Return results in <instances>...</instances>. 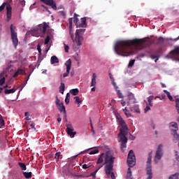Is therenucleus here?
<instances>
[{
    "instance_id": "obj_3",
    "label": "nucleus",
    "mask_w": 179,
    "mask_h": 179,
    "mask_svg": "<svg viewBox=\"0 0 179 179\" xmlns=\"http://www.w3.org/2000/svg\"><path fill=\"white\" fill-rule=\"evenodd\" d=\"M48 24L47 22H43L38 25V27L31 31V35L35 37H43L47 31Z\"/></svg>"
},
{
    "instance_id": "obj_21",
    "label": "nucleus",
    "mask_w": 179,
    "mask_h": 179,
    "mask_svg": "<svg viewBox=\"0 0 179 179\" xmlns=\"http://www.w3.org/2000/svg\"><path fill=\"white\" fill-rule=\"evenodd\" d=\"M130 110L132 113H140L139 106L138 105H134V107H130Z\"/></svg>"
},
{
    "instance_id": "obj_25",
    "label": "nucleus",
    "mask_w": 179,
    "mask_h": 179,
    "mask_svg": "<svg viewBox=\"0 0 179 179\" xmlns=\"http://www.w3.org/2000/svg\"><path fill=\"white\" fill-rule=\"evenodd\" d=\"M70 93L73 94V96H78V94H79V90L78 88L72 89L70 90Z\"/></svg>"
},
{
    "instance_id": "obj_50",
    "label": "nucleus",
    "mask_w": 179,
    "mask_h": 179,
    "mask_svg": "<svg viewBox=\"0 0 179 179\" xmlns=\"http://www.w3.org/2000/svg\"><path fill=\"white\" fill-rule=\"evenodd\" d=\"M50 39L51 38H50V36H48L45 39V44H48V43H50Z\"/></svg>"
},
{
    "instance_id": "obj_64",
    "label": "nucleus",
    "mask_w": 179,
    "mask_h": 179,
    "mask_svg": "<svg viewBox=\"0 0 179 179\" xmlns=\"http://www.w3.org/2000/svg\"><path fill=\"white\" fill-rule=\"evenodd\" d=\"M91 92H96V87H93L91 89Z\"/></svg>"
},
{
    "instance_id": "obj_30",
    "label": "nucleus",
    "mask_w": 179,
    "mask_h": 179,
    "mask_svg": "<svg viewBox=\"0 0 179 179\" xmlns=\"http://www.w3.org/2000/svg\"><path fill=\"white\" fill-rule=\"evenodd\" d=\"M18 166L20 167L21 170H22V171L27 170L26 164L22 163V162H18Z\"/></svg>"
},
{
    "instance_id": "obj_29",
    "label": "nucleus",
    "mask_w": 179,
    "mask_h": 179,
    "mask_svg": "<svg viewBox=\"0 0 179 179\" xmlns=\"http://www.w3.org/2000/svg\"><path fill=\"white\" fill-rule=\"evenodd\" d=\"M164 92L166 94V96L168 99H169L170 101H174V99H173V96H171V94L169 91L164 90Z\"/></svg>"
},
{
    "instance_id": "obj_17",
    "label": "nucleus",
    "mask_w": 179,
    "mask_h": 179,
    "mask_svg": "<svg viewBox=\"0 0 179 179\" xmlns=\"http://www.w3.org/2000/svg\"><path fill=\"white\" fill-rule=\"evenodd\" d=\"M57 108L60 111V113H63L64 114V117H66V110L65 109V106H64V103H62L60 106H58Z\"/></svg>"
},
{
    "instance_id": "obj_27",
    "label": "nucleus",
    "mask_w": 179,
    "mask_h": 179,
    "mask_svg": "<svg viewBox=\"0 0 179 179\" xmlns=\"http://www.w3.org/2000/svg\"><path fill=\"white\" fill-rule=\"evenodd\" d=\"M15 92H16V89H15V88H13V89H10V90L6 89L4 90L5 94H10L12 93H15Z\"/></svg>"
},
{
    "instance_id": "obj_48",
    "label": "nucleus",
    "mask_w": 179,
    "mask_h": 179,
    "mask_svg": "<svg viewBox=\"0 0 179 179\" xmlns=\"http://www.w3.org/2000/svg\"><path fill=\"white\" fill-rule=\"evenodd\" d=\"M20 74V71H19V69L15 71V73H14V75L13 76V78H17V76H19Z\"/></svg>"
},
{
    "instance_id": "obj_47",
    "label": "nucleus",
    "mask_w": 179,
    "mask_h": 179,
    "mask_svg": "<svg viewBox=\"0 0 179 179\" xmlns=\"http://www.w3.org/2000/svg\"><path fill=\"white\" fill-rule=\"evenodd\" d=\"M29 115H30L29 112H26L24 113V116L26 117L25 119L27 120V121H30V117H29Z\"/></svg>"
},
{
    "instance_id": "obj_56",
    "label": "nucleus",
    "mask_w": 179,
    "mask_h": 179,
    "mask_svg": "<svg viewBox=\"0 0 179 179\" xmlns=\"http://www.w3.org/2000/svg\"><path fill=\"white\" fill-rule=\"evenodd\" d=\"M149 110H150V106H147L145 108V113H148V111H149Z\"/></svg>"
},
{
    "instance_id": "obj_6",
    "label": "nucleus",
    "mask_w": 179,
    "mask_h": 179,
    "mask_svg": "<svg viewBox=\"0 0 179 179\" xmlns=\"http://www.w3.org/2000/svg\"><path fill=\"white\" fill-rule=\"evenodd\" d=\"M146 171L147 176H148L147 179L153 178V173H152V152H149L148 157L146 164Z\"/></svg>"
},
{
    "instance_id": "obj_37",
    "label": "nucleus",
    "mask_w": 179,
    "mask_h": 179,
    "mask_svg": "<svg viewBox=\"0 0 179 179\" xmlns=\"http://www.w3.org/2000/svg\"><path fill=\"white\" fill-rule=\"evenodd\" d=\"M178 173H176L175 174L171 176L169 179H178Z\"/></svg>"
},
{
    "instance_id": "obj_15",
    "label": "nucleus",
    "mask_w": 179,
    "mask_h": 179,
    "mask_svg": "<svg viewBox=\"0 0 179 179\" xmlns=\"http://www.w3.org/2000/svg\"><path fill=\"white\" fill-rule=\"evenodd\" d=\"M85 31H86L85 29H77L76 31V38H82V40L83 41V34H85Z\"/></svg>"
},
{
    "instance_id": "obj_10",
    "label": "nucleus",
    "mask_w": 179,
    "mask_h": 179,
    "mask_svg": "<svg viewBox=\"0 0 179 179\" xmlns=\"http://www.w3.org/2000/svg\"><path fill=\"white\" fill-rule=\"evenodd\" d=\"M121 146L120 149L122 152H125L127 148V143L128 142V138H127V134L120 135Z\"/></svg>"
},
{
    "instance_id": "obj_12",
    "label": "nucleus",
    "mask_w": 179,
    "mask_h": 179,
    "mask_svg": "<svg viewBox=\"0 0 179 179\" xmlns=\"http://www.w3.org/2000/svg\"><path fill=\"white\" fill-rule=\"evenodd\" d=\"M163 157V145L159 144L155 153V159L160 160Z\"/></svg>"
},
{
    "instance_id": "obj_53",
    "label": "nucleus",
    "mask_w": 179,
    "mask_h": 179,
    "mask_svg": "<svg viewBox=\"0 0 179 179\" xmlns=\"http://www.w3.org/2000/svg\"><path fill=\"white\" fill-rule=\"evenodd\" d=\"M64 50L66 52H69V46L64 44Z\"/></svg>"
},
{
    "instance_id": "obj_36",
    "label": "nucleus",
    "mask_w": 179,
    "mask_h": 179,
    "mask_svg": "<svg viewBox=\"0 0 179 179\" xmlns=\"http://www.w3.org/2000/svg\"><path fill=\"white\" fill-rule=\"evenodd\" d=\"M55 103H56V106L57 108L61 106V104H62V103H61V100H59V99H58V96H56Z\"/></svg>"
},
{
    "instance_id": "obj_31",
    "label": "nucleus",
    "mask_w": 179,
    "mask_h": 179,
    "mask_svg": "<svg viewBox=\"0 0 179 179\" xmlns=\"http://www.w3.org/2000/svg\"><path fill=\"white\" fill-rule=\"evenodd\" d=\"M22 174L25 178H31V172H23Z\"/></svg>"
},
{
    "instance_id": "obj_59",
    "label": "nucleus",
    "mask_w": 179,
    "mask_h": 179,
    "mask_svg": "<svg viewBox=\"0 0 179 179\" xmlns=\"http://www.w3.org/2000/svg\"><path fill=\"white\" fill-rule=\"evenodd\" d=\"M54 157V154H49L48 156V159H52Z\"/></svg>"
},
{
    "instance_id": "obj_5",
    "label": "nucleus",
    "mask_w": 179,
    "mask_h": 179,
    "mask_svg": "<svg viewBox=\"0 0 179 179\" xmlns=\"http://www.w3.org/2000/svg\"><path fill=\"white\" fill-rule=\"evenodd\" d=\"M6 9L7 22H10L12 20V6L9 3L4 2L0 6V12H2L3 9Z\"/></svg>"
},
{
    "instance_id": "obj_44",
    "label": "nucleus",
    "mask_w": 179,
    "mask_h": 179,
    "mask_svg": "<svg viewBox=\"0 0 179 179\" xmlns=\"http://www.w3.org/2000/svg\"><path fill=\"white\" fill-rule=\"evenodd\" d=\"M99 153V149H95L91 152H90V155H96Z\"/></svg>"
},
{
    "instance_id": "obj_34",
    "label": "nucleus",
    "mask_w": 179,
    "mask_h": 179,
    "mask_svg": "<svg viewBox=\"0 0 179 179\" xmlns=\"http://www.w3.org/2000/svg\"><path fill=\"white\" fill-rule=\"evenodd\" d=\"M171 54H172V55H179V48H176L173 50H171Z\"/></svg>"
},
{
    "instance_id": "obj_7",
    "label": "nucleus",
    "mask_w": 179,
    "mask_h": 179,
    "mask_svg": "<svg viewBox=\"0 0 179 179\" xmlns=\"http://www.w3.org/2000/svg\"><path fill=\"white\" fill-rule=\"evenodd\" d=\"M117 121L120 126L119 135H127V134H128V126L127 123H125L122 117H117Z\"/></svg>"
},
{
    "instance_id": "obj_8",
    "label": "nucleus",
    "mask_w": 179,
    "mask_h": 179,
    "mask_svg": "<svg viewBox=\"0 0 179 179\" xmlns=\"http://www.w3.org/2000/svg\"><path fill=\"white\" fill-rule=\"evenodd\" d=\"M70 36L71 39L73 40V50H74L75 51H78V50L80 48V45H82V42L83 41L82 40V38H79V39L76 38L75 39H73L74 35L71 30Z\"/></svg>"
},
{
    "instance_id": "obj_61",
    "label": "nucleus",
    "mask_w": 179,
    "mask_h": 179,
    "mask_svg": "<svg viewBox=\"0 0 179 179\" xmlns=\"http://www.w3.org/2000/svg\"><path fill=\"white\" fill-rule=\"evenodd\" d=\"M20 5H22V6H24V5H26V1H20Z\"/></svg>"
},
{
    "instance_id": "obj_24",
    "label": "nucleus",
    "mask_w": 179,
    "mask_h": 179,
    "mask_svg": "<svg viewBox=\"0 0 179 179\" xmlns=\"http://www.w3.org/2000/svg\"><path fill=\"white\" fill-rule=\"evenodd\" d=\"M175 100H176V108L177 110L178 113L179 114V96H176Z\"/></svg>"
},
{
    "instance_id": "obj_33",
    "label": "nucleus",
    "mask_w": 179,
    "mask_h": 179,
    "mask_svg": "<svg viewBox=\"0 0 179 179\" xmlns=\"http://www.w3.org/2000/svg\"><path fill=\"white\" fill-rule=\"evenodd\" d=\"M97 167H98V169L94 172L91 173V176L94 178L96 177V174L97 173V171H99V170H100L101 169V167H103V165H101V166L99 165Z\"/></svg>"
},
{
    "instance_id": "obj_51",
    "label": "nucleus",
    "mask_w": 179,
    "mask_h": 179,
    "mask_svg": "<svg viewBox=\"0 0 179 179\" xmlns=\"http://www.w3.org/2000/svg\"><path fill=\"white\" fill-rule=\"evenodd\" d=\"M126 179H133V178H132V173H127Z\"/></svg>"
},
{
    "instance_id": "obj_20",
    "label": "nucleus",
    "mask_w": 179,
    "mask_h": 179,
    "mask_svg": "<svg viewBox=\"0 0 179 179\" xmlns=\"http://www.w3.org/2000/svg\"><path fill=\"white\" fill-rule=\"evenodd\" d=\"M50 62L52 64H58L59 62V59H58V57H57V56H52L50 59Z\"/></svg>"
},
{
    "instance_id": "obj_39",
    "label": "nucleus",
    "mask_w": 179,
    "mask_h": 179,
    "mask_svg": "<svg viewBox=\"0 0 179 179\" xmlns=\"http://www.w3.org/2000/svg\"><path fill=\"white\" fill-rule=\"evenodd\" d=\"M162 43H164V38L159 37L157 41V44H162Z\"/></svg>"
},
{
    "instance_id": "obj_9",
    "label": "nucleus",
    "mask_w": 179,
    "mask_h": 179,
    "mask_svg": "<svg viewBox=\"0 0 179 179\" xmlns=\"http://www.w3.org/2000/svg\"><path fill=\"white\" fill-rule=\"evenodd\" d=\"M127 164L129 167H134L136 164V157H135V153L134 150H130L127 157Z\"/></svg>"
},
{
    "instance_id": "obj_45",
    "label": "nucleus",
    "mask_w": 179,
    "mask_h": 179,
    "mask_svg": "<svg viewBox=\"0 0 179 179\" xmlns=\"http://www.w3.org/2000/svg\"><path fill=\"white\" fill-rule=\"evenodd\" d=\"M135 64V59H131L130 60L128 66L129 67H132L133 65Z\"/></svg>"
},
{
    "instance_id": "obj_54",
    "label": "nucleus",
    "mask_w": 179,
    "mask_h": 179,
    "mask_svg": "<svg viewBox=\"0 0 179 179\" xmlns=\"http://www.w3.org/2000/svg\"><path fill=\"white\" fill-rule=\"evenodd\" d=\"M153 100V96H150L148 98V103H152V101Z\"/></svg>"
},
{
    "instance_id": "obj_62",
    "label": "nucleus",
    "mask_w": 179,
    "mask_h": 179,
    "mask_svg": "<svg viewBox=\"0 0 179 179\" xmlns=\"http://www.w3.org/2000/svg\"><path fill=\"white\" fill-rule=\"evenodd\" d=\"M83 169H89V166H87V165L86 164L83 165Z\"/></svg>"
},
{
    "instance_id": "obj_38",
    "label": "nucleus",
    "mask_w": 179,
    "mask_h": 179,
    "mask_svg": "<svg viewBox=\"0 0 179 179\" xmlns=\"http://www.w3.org/2000/svg\"><path fill=\"white\" fill-rule=\"evenodd\" d=\"M5 125V120H3V117L0 115V128L1 127H3Z\"/></svg>"
},
{
    "instance_id": "obj_60",
    "label": "nucleus",
    "mask_w": 179,
    "mask_h": 179,
    "mask_svg": "<svg viewBox=\"0 0 179 179\" xmlns=\"http://www.w3.org/2000/svg\"><path fill=\"white\" fill-rule=\"evenodd\" d=\"M57 122H61V121H62V119L59 117V114L57 115Z\"/></svg>"
},
{
    "instance_id": "obj_40",
    "label": "nucleus",
    "mask_w": 179,
    "mask_h": 179,
    "mask_svg": "<svg viewBox=\"0 0 179 179\" xmlns=\"http://www.w3.org/2000/svg\"><path fill=\"white\" fill-rule=\"evenodd\" d=\"M74 15H75V17H74L73 22L76 24V27H79V24H78V22H79V19L76 17V14H74Z\"/></svg>"
},
{
    "instance_id": "obj_42",
    "label": "nucleus",
    "mask_w": 179,
    "mask_h": 179,
    "mask_svg": "<svg viewBox=\"0 0 179 179\" xmlns=\"http://www.w3.org/2000/svg\"><path fill=\"white\" fill-rule=\"evenodd\" d=\"M123 111H124L125 115H127V117H130L131 116V114L129 113V110H127V108L123 109Z\"/></svg>"
},
{
    "instance_id": "obj_19",
    "label": "nucleus",
    "mask_w": 179,
    "mask_h": 179,
    "mask_svg": "<svg viewBox=\"0 0 179 179\" xmlns=\"http://www.w3.org/2000/svg\"><path fill=\"white\" fill-rule=\"evenodd\" d=\"M97 78V76H96V73H94L92 75V79L91 82V87H96V85H97V82L96 81V78Z\"/></svg>"
},
{
    "instance_id": "obj_14",
    "label": "nucleus",
    "mask_w": 179,
    "mask_h": 179,
    "mask_svg": "<svg viewBox=\"0 0 179 179\" xmlns=\"http://www.w3.org/2000/svg\"><path fill=\"white\" fill-rule=\"evenodd\" d=\"M41 2L45 3L48 6H51L52 9L54 10H57V3L54 1V0H41Z\"/></svg>"
},
{
    "instance_id": "obj_11",
    "label": "nucleus",
    "mask_w": 179,
    "mask_h": 179,
    "mask_svg": "<svg viewBox=\"0 0 179 179\" xmlns=\"http://www.w3.org/2000/svg\"><path fill=\"white\" fill-rule=\"evenodd\" d=\"M66 133L67 135L71 136V138H75V135H76V131H73V126H72L71 123H69L66 124Z\"/></svg>"
},
{
    "instance_id": "obj_13",
    "label": "nucleus",
    "mask_w": 179,
    "mask_h": 179,
    "mask_svg": "<svg viewBox=\"0 0 179 179\" xmlns=\"http://www.w3.org/2000/svg\"><path fill=\"white\" fill-rule=\"evenodd\" d=\"M65 65L66 66V73H64L63 74V78H66L67 76H69V73L71 72V69L72 68V60H71V59H69L66 61Z\"/></svg>"
},
{
    "instance_id": "obj_46",
    "label": "nucleus",
    "mask_w": 179,
    "mask_h": 179,
    "mask_svg": "<svg viewBox=\"0 0 179 179\" xmlns=\"http://www.w3.org/2000/svg\"><path fill=\"white\" fill-rule=\"evenodd\" d=\"M18 70L20 71V75H27L26 71H24V70L20 68H19Z\"/></svg>"
},
{
    "instance_id": "obj_22",
    "label": "nucleus",
    "mask_w": 179,
    "mask_h": 179,
    "mask_svg": "<svg viewBox=\"0 0 179 179\" xmlns=\"http://www.w3.org/2000/svg\"><path fill=\"white\" fill-rule=\"evenodd\" d=\"M37 50L38 51V62H41V61H43V59H41L40 57H41V46L40 45V44H38L37 45Z\"/></svg>"
},
{
    "instance_id": "obj_28",
    "label": "nucleus",
    "mask_w": 179,
    "mask_h": 179,
    "mask_svg": "<svg viewBox=\"0 0 179 179\" xmlns=\"http://www.w3.org/2000/svg\"><path fill=\"white\" fill-rule=\"evenodd\" d=\"M5 75V72L3 71V73H1V79H0V86H2L5 83V77L3 76Z\"/></svg>"
},
{
    "instance_id": "obj_49",
    "label": "nucleus",
    "mask_w": 179,
    "mask_h": 179,
    "mask_svg": "<svg viewBox=\"0 0 179 179\" xmlns=\"http://www.w3.org/2000/svg\"><path fill=\"white\" fill-rule=\"evenodd\" d=\"M151 58H152V59H155V62H157V61L159 59V56L152 55Z\"/></svg>"
},
{
    "instance_id": "obj_57",
    "label": "nucleus",
    "mask_w": 179,
    "mask_h": 179,
    "mask_svg": "<svg viewBox=\"0 0 179 179\" xmlns=\"http://www.w3.org/2000/svg\"><path fill=\"white\" fill-rule=\"evenodd\" d=\"M121 104H122V107H125V106H127V102L122 100L121 101Z\"/></svg>"
},
{
    "instance_id": "obj_58",
    "label": "nucleus",
    "mask_w": 179,
    "mask_h": 179,
    "mask_svg": "<svg viewBox=\"0 0 179 179\" xmlns=\"http://www.w3.org/2000/svg\"><path fill=\"white\" fill-rule=\"evenodd\" d=\"M66 99L71 100V94L69 93L66 94Z\"/></svg>"
},
{
    "instance_id": "obj_23",
    "label": "nucleus",
    "mask_w": 179,
    "mask_h": 179,
    "mask_svg": "<svg viewBox=\"0 0 179 179\" xmlns=\"http://www.w3.org/2000/svg\"><path fill=\"white\" fill-rule=\"evenodd\" d=\"M59 89V93H61L62 94H64V92H65V83H64L62 81L61 83V85Z\"/></svg>"
},
{
    "instance_id": "obj_18",
    "label": "nucleus",
    "mask_w": 179,
    "mask_h": 179,
    "mask_svg": "<svg viewBox=\"0 0 179 179\" xmlns=\"http://www.w3.org/2000/svg\"><path fill=\"white\" fill-rule=\"evenodd\" d=\"M57 108L60 111V113H63L64 114V117H66V110L65 109V106H64V103H62L60 106H58Z\"/></svg>"
},
{
    "instance_id": "obj_52",
    "label": "nucleus",
    "mask_w": 179,
    "mask_h": 179,
    "mask_svg": "<svg viewBox=\"0 0 179 179\" xmlns=\"http://www.w3.org/2000/svg\"><path fill=\"white\" fill-rule=\"evenodd\" d=\"M171 41H173L172 38H168L166 39V44H169V45H173V43H171Z\"/></svg>"
},
{
    "instance_id": "obj_2",
    "label": "nucleus",
    "mask_w": 179,
    "mask_h": 179,
    "mask_svg": "<svg viewBox=\"0 0 179 179\" xmlns=\"http://www.w3.org/2000/svg\"><path fill=\"white\" fill-rule=\"evenodd\" d=\"M104 157H105V162H104ZM114 160H115V157L113 156L111 152H107L106 154L102 153L101 154L98 159L96 161V164H101L103 162V166L105 165V173L108 178L110 177L111 179H115V174H114V172L113 171L114 170Z\"/></svg>"
},
{
    "instance_id": "obj_63",
    "label": "nucleus",
    "mask_w": 179,
    "mask_h": 179,
    "mask_svg": "<svg viewBox=\"0 0 179 179\" xmlns=\"http://www.w3.org/2000/svg\"><path fill=\"white\" fill-rule=\"evenodd\" d=\"M69 100L70 99H65V103H66V104H69Z\"/></svg>"
},
{
    "instance_id": "obj_35",
    "label": "nucleus",
    "mask_w": 179,
    "mask_h": 179,
    "mask_svg": "<svg viewBox=\"0 0 179 179\" xmlns=\"http://www.w3.org/2000/svg\"><path fill=\"white\" fill-rule=\"evenodd\" d=\"M30 75L29 74L25 79V80L24 81V83L22 84V89L23 87H24V86H26V85H27V82L29 81V79H30Z\"/></svg>"
},
{
    "instance_id": "obj_32",
    "label": "nucleus",
    "mask_w": 179,
    "mask_h": 179,
    "mask_svg": "<svg viewBox=\"0 0 179 179\" xmlns=\"http://www.w3.org/2000/svg\"><path fill=\"white\" fill-rule=\"evenodd\" d=\"M170 125H171V127H173V128H175V129H173V131H176V132H177V131H178V124L176 122H171Z\"/></svg>"
},
{
    "instance_id": "obj_41",
    "label": "nucleus",
    "mask_w": 179,
    "mask_h": 179,
    "mask_svg": "<svg viewBox=\"0 0 179 179\" xmlns=\"http://www.w3.org/2000/svg\"><path fill=\"white\" fill-rule=\"evenodd\" d=\"M59 156H61V152H58L55 153V159H56L57 162H59Z\"/></svg>"
},
{
    "instance_id": "obj_16",
    "label": "nucleus",
    "mask_w": 179,
    "mask_h": 179,
    "mask_svg": "<svg viewBox=\"0 0 179 179\" xmlns=\"http://www.w3.org/2000/svg\"><path fill=\"white\" fill-rule=\"evenodd\" d=\"M113 85L114 86V87L116 90V93H117L118 98L124 99V95H122V93H121V91L120 90H118V86H117V83H115V82L114 80L113 81Z\"/></svg>"
},
{
    "instance_id": "obj_4",
    "label": "nucleus",
    "mask_w": 179,
    "mask_h": 179,
    "mask_svg": "<svg viewBox=\"0 0 179 179\" xmlns=\"http://www.w3.org/2000/svg\"><path fill=\"white\" fill-rule=\"evenodd\" d=\"M11 40L14 48L17 49L19 45V39L17 38V32H16V26L11 24L10 27Z\"/></svg>"
},
{
    "instance_id": "obj_1",
    "label": "nucleus",
    "mask_w": 179,
    "mask_h": 179,
    "mask_svg": "<svg viewBox=\"0 0 179 179\" xmlns=\"http://www.w3.org/2000/svg\"><path fill=\"white\" fill-rule=\"evenodd\" d=\"M145 39L135 38L133 40L119 41L115 46V51L117 55L121 57H129L132 55L135 51L132 50V47H135L136 50H143L145 48Z\"/></svg>"
},
{
    "instance_id": "obj_55",
    "label": "nucleus",
    "mask_w": 179,
    "mask_h": 179,
    "mask_svg": "<svg viewBox=\"0 0 179 179\" xmlns=\"http://www.w3.org/2000/svg\"><path fill=\"white\" fill-rule=\"evenodd\" d=\"M69 27H72V22H73L72 18H69Z\"/></svg>"
},
{
    "instance_id": "obj_43",
    "label": "nucleus",
    "mask_w": 179,
    "mask_h": 179,
    "mask_svg": "<svg viewBox=\"0 0 179 179\" xmlns=\"http://www.w3.org/2000/svg\"><path fill=\"white\" fill-rule=\"evenodd\" d=\"M74 100H76V103H78V104H80V103H82V101H80V97L79 96L74 97Z\"/></svg>"
},
{
    "instance_id": "obj_26",
    "label": "nucleus",
    "mask_w": 179,
    "mask_h": 179,
    "mask_svg": "<svg viewBox=\"0 0 179 179\" xmlns=\"http://www.w3.org/2000/svg\"><path fill=\"white\" fill-rule=\"evenodd\" d=\"M81 24H79L78 27H86V17L81 18Z\"/></svg>"
}]
</instances>
